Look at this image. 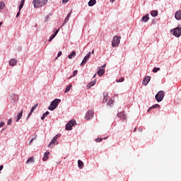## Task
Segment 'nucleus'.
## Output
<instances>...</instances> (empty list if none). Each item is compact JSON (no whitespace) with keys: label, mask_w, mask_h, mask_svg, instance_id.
I'll list each match as a JSON object with an SVG mask.
<instances>
[{"label":"nucleus","mask_w":181,"mask_h":181,"mask_svg":"<svg viewBox=\"0 0 181 181\" xmlns=\"http://www.w3.org/2000/svg\"><path fill=\"white\" fill-rule=\"evenodd\" d=\"M70 16H71V13H69L67 15L66 18L64 19V21L63 25H66V23H67V22H69V20L70 19Z\"/></svg>","instance_id":"22"},{"label":"nucleus","mask_w":181,"mask_h":181,"mask_svg":"<svg viewBox=\"0 0 181 181\" xmlns=\"http://www.w3.org/2000/svg\"><path fill=\"white\" fill-rule=\"evenodd\" d=\"M4 169V165H0V172Z\"/></svg>","instance_id":"44"},{"label":"nucleus","mask_w":181,"mask_h":181,"mask_svg":"<svg viewBox=\"0 0 181 181\" xmlns=\"http://www.w3.org/2000/svg\"><path fill=\"white\" fill-rule=\"evenodd\" d=\"M96 83H97V80L94 79L92 82L88 84L87 86L88 88H91V87H93V86H94V84H95Z\"/></svg>","instance_id":"24"},{"label":"nucleus","mask_w":181,"mask_h":181,"mask_svg":"<svg viewBox=\"0 0 181 181\" xmlns=\"http://www.w3.org/2000/svg\"><path fill=\"white\" fill-rule=\"evenodd\" d=\"M19 15H21V10H19L18 12L17 13L16 18H18Z\"/></svg>","instance_id":"42"},{"label":"nucleus","mask_w":181,"mask_h":181,"mask_svg":"<svg viewBox=\"0 0 181 181\" xmlns=\"http://www.w3.org/2000/svg\"><path fill=\"white\" fill-rule=\"evenodd\" d=\"M7 124H8V125H11V124H12V118H10V119L8 120Z\"/></svg>","instance_id":"38"},{"label":"nucleus","mask_w":181,"mask_h":181,"mask_svg":"<svg viewBox=\"0 0 181 181\" xmlns=\"http://www.w3.org/2000/svg\"><path fill=\"white\" fill-rule=\"evenodd\" d=\"M70 88H71V84L69 85V86L66 88L64 93H69V91H70Z\"/></svg>","instance_id":"31"},{"label":"nucleus","mask_w":181,"mask_h":181,"mask_svg":"<svg viewBox=\"0 0 181 181\" xmlns=\"http://www.w3.org/2000/svg\"><path fill=\"white\" fill-rule=\"evenodd\" d=\"M88 4V6H94V5H95V4H97V1L96 0H90Z\"/></svg>","instance_id":"19"},{"label":"nucleus","mask_w":181,"mask_h":181,"mask_svg":"<svg viewBox=\"0 0 181 181\" xmlns=\"http://www.w3.org/2000/svg\"><path fill=\"white\" fill-rule=\"evenodd\" d=\"M74 124H76L75 120L69 121L66 125V129L67 131H71L73 127H74Z\"/></svg>","instance_id":"7"},{"label":"nucleus","mask_w":181,"mask_h":181,"mask_svg":"<svg viewBox=\"0 0 181 181\" xmlns=\"http://www.w3.org/2000/svg\"><path fill=\"white\" fill-rule=\"evenodd\" d=\"M25 5V0H21V3L19 6V10L21 11L22 8H23V6Z\"/></svg>","instance_id":"29"},{"label":"nucleus","mask_w":181,"mask_h":181,"mask_svg":"<svg viewBox=\"0 0 181 181\" xmlns=\"http://www.w3.org/2000/svg\"><path fill=\"white\" fill-rule=\"evenodd\" d=\"M104 73H105V70H104V69L100 68L98 71V76H103V74H104Z\"/></svg>","instance_id":"25"},{"label":"nucleus","mask_w":181,"mask_h":181,"mask_svg":"<svg viewBox=\"0 0 181 181\" xmlns=\"http://www.w3.org/2000/svg\"><path fill=\"white\" fill-rule=\"evenodd\" d=\"M32 142H33V139H31V141H30V143H29V145H30V144H32Z\"/></svg>","instance_id":"45"},{"label":"nucleus","mask_w":181,"mask_h":181,"mask_svg":"<svg viewBox=\"0 0 181 181\" xmlns=\"http://www.w3.org/2000/svg\"><path fill=\"white\" fill-rule=\"evenodd\" d=\"M91 54H94V49L92 50Z\"/></svg>","instance_id":"47"},{"label":"nucleus","mask_w":181,"mask_h":181,"mask_svg":"<svg viewBox=\"0 0 181 181\" xmlns=\"http://www.w3.org/2000/svg\"><path fill=\"white\" fill-rule=\"evenodd\" d=\"M5 8V2H0V9H4Z\"/></svg>","instance_id":"32"},{"label":"nucleus","mask_w":181,"mask_h":181,"mask_svg":"<svg viewBox=\"0 0 181 181\" xmlns=\"http://www.w3.org/2000/svg\"><path fill=\"white\" fill-rule=\"evenodd\" d=\"M70 0H62V4H67Z\"/></svg>","instance_id":"41"},{"label":"nucleus","mask_w":181,"mask_h":181,"mask_svg":"<svg viewBox=\"0 0 181 181\" xmlns=\"http://www.w3.org/2000/svg\"><path fill=\"white\" fill-rule=\"evenodd\" d=\"M50 154V152L46 151L44 153V157L42 158V160L46 161L47 159H49V155Z\"/></svg>","instance_id":"15"},{"label":"nucleus","mask_w":181,"mask_h":181,"mask_svg":"<svg viewBox=\"0 0 181 181\" xmlns=\"http://www.w3.org/2000/svg\"><path fill=\"white\" fill-rule=\"evenodd\" d=\"M103 97L104 99L103 100V103H107V100H108V94L107 93H103Z\"/></svg>","instance_id":"27"},{"label":"nucleus","mask_w":181,"mask_h":181,"mask_svg":"<svg viewBox=\"0 0 181 181\" xmlns=\"http://www.w3.org/2000/svg\"><path fill=\"white\" fill-rule=\"evenodd\" d=\"M62 54H63V52H62V51H59L58 52L57 57H60V56H62ZM57 57H56L55 60H57Z\"/></svg>","instance_id":"35"},{"label":"nucleus","mask_w":181,"mask_h":181,"mask_svg":"<svg viewBox=\"0 0 181 181\" xmlns=\"http://www.w3.org/2000/svg\"><path fill=\"white\" fill-rule=\"evenodd\" d=\"M149 81H151V76H146L143 80L142 84L144 86H147Z\"/></svg>","instance_id":"12"},{"label":"nucleus","mask_w":181,"mask_h":181,"mask_svg":"<svg viewBox=\"0 0 181 181\" xmlns=\"http://www.w3.org/2000/svg\"><path fill=\"white\" fill-rule=\"evenodd\" d=\"M105 66H107V64H105L103 66H102L99 67V69H104V68L105 67Z\"/></svg>","instance_id":"43"},{"label":"nucleus","mask_w":181,"mask_h":181,"mask_svg":"<svg viewBox=\"0 0 181 181\" xmlns=\"http://www.w3.org/2000/svg\"><path fill=\"white\" fill-rule=\"evenodd\" d=\"M149 21V14H146V16H143L141 18L142 22H148Z\"/></svg>","instance_id":"16"},{"label":"nucleus","mask_w":181,"mask_h":181,"mask_svg":"<svg viewBox=\"0 0 181 181\" xmlns=\"http://www.w3.org/2000/svg\"><path fill=\"white\" fill-rule=\"evenodd\" d=\"M117 117L119 118H122V119H124L125 121V119H127V117L125 116V114L124 113V112H120L117 114Z\"/></svg>","instance_id":"13"},{"label":"nucleus","mask_w":181,"mask_h":181,"mask_svg":"<svg viewBox=\"0 0 181 181\" xmlns=\"http://www.w3.org/2000/svg\"><path fill=\"white\" fill-rule=\"evenodd\" d=\"M172 33H173L175 37H180L181 35V28L177 27L170 30Z\"/></svg>","instance_id":"5"},{"label":"nucleus","mask_w":181,"mask_h":181,"mask_svg":"<svg viewBox=\"0 0 181 181\" xmlns=\"http://www.w3.org/2000/svg\"><path fill=\"white\" fill-rule=\"evenodd\" d=\"M77 73H78V71H77V70L74 71L72 76L76 77V76L77 75Z\"/></svg>","instance_id":"36"},{"label":"nucleus","mask_w":181,"mask_h":181,"mask_svg":"<svg viewBox=\"0 0 181 181\" xmlns=\"http://www.w3.org/2000/svg\"><path fill=\"white\" fill-rule=\"evenodd\" d=\"M94 117V110H88L85 115V119L88 121V119H91Z\"/></svg>","instance_id":"8"},{"label":"nucleus","mask_w":181,"mask_h":181,"mask_svg":"<svg viewBox=\"0 0 181 181\" xmlns=\"http://www.w3.org/2000/svg\"><path fill=\"white\" fill-rule=\"evenodd\" d=\"M59 136H60V134H57L52 139V141L48 145L49 148H52V146H54V145H59V141H57V139H59Z\"/></svg>","instance_id":"6"},{"label":"nucleus","mask_w":181,"mask_h":181,"mask_svg":"<svg viewBox=\"0 0 181 181\" xmlns=\"http://www.w3.org/2000/svg\"><path fill=\"white\" fill-rule=\"evenodd\" d=\"M33 162H35V158H33V156L30 157L27 161H26V164H29V163H33Z\"/></svg>","instance_id":"20"},{"label":"nucleus","mask_w":181,"mask_h":181,"mask_svg":"<svg viewBox=\"0 0 181 181\" xmlns=\"http://www.w3.org/2000/svg\"><path fill=\"white\" fill-rule=\"evenodd\" d=\"M34 5V8H41V6H44L47 4V0H34L33 1Z\"/></svg>","instance_id":"2"},{"label":"nucleus","mask_w":181,"mask_h":181,"mask_svg":"<svg viewBox=\"0 0 181 181\" xmlns=\"http://www.w3.org/2000/svg\"><path fill=\"white\" fill-rule=\"evenodd\" d=\"M158 107H160V105H159V104H156V105L151 106V107H149V108L148 109V112H151V111H152V110H153V108H158Z\"/></svg>","instance_id":"18"},{"label":"nucleus","mask_w":181,"mask_h":181,"mask_svg":"<svg viewBox=\"0 0 181 181\" xmlns=\"http://www.w3.org/2000/svg\"><path fill=\"white\" fill-rule=\"evenodd\" d=\"M97 76V74H95L93 76V78H95V77Z\"/></svg>","instance_id":"48"},{"label":"nucleus","mask_w":181,"mask_h":181,"mask_svg":"<svg viewBox=\"0 0 181 181\" xmlns=\"http://www.w3.org/2000/svg\"><path fill=\"white\" fill-rule=\"evenodd\" d=\"M164 98L165 91L163 90L158 91V93L156 95V100L158 103H160V101H163Z\"/></svg>","instance_id":"3"},{"label":"nucleus","mask_w":181,"mask_h":181,"mask_svg":"<svg viewBox=\"0 0 181 181\" xmlns=\"http://www.w3.org/2000/svg\"><path fill=\"white\" fill-rule=\"evenodd\" d=\"M77 54L76 53L75 51H73L70 53V54L68 55V59H72L73 57H76V55Z\"/></svg>","instance_id":"23"},{"label":"nucleus","mask_w":181,"mask_h":181,"mask_svg":"<svg viewBox=\"0 0 181 181\" xmlns=\"http://www.w3.org/2000/svg\"><path fill=\"white\" fill-rule=\"evenodd\" d=\"M122 81H124V78H121L120 79L116 81L117 83H122Z\"/></svg>","instance_id":"37"},{"label":"nucleus","mask_w":181,"mask_h":181,"mask_svg":"<svg viewBox=\"0 0 181 181\" xmlns=\"http://www.w3.org/2000/svg\"><path fill=\"white\" fill-rule=\"evenodd\" d=\"M175 18L177 21L181 20V10H178L176 11V13L175 14Z\"/></svg>","instance_id":"11"},{"label":"nucleus","mask_w":181,"mask_h":181,"mask_svg":"<svg viewBox=\"0 0 181 181\" xmlns=\"http://www.w3.org/2000/svg\"><path fill=\"white\" fill-rule=\"evenodd\" d=\"M113 103H114V100L112 99H110L107 102V105H112Z\"/></svg>","instance_id":"34"},{"label":"nucleus","mask_w":181,"mask_h":181,"mask_svg":"<svg viewBox=\"0 0 181 181\" xmlns=\"http://www.w3.org/2000/svg\"><path fill=\"white\" fill-rule=\"evenodd\" d=\"M160 70V68L156 67L153 69V73H158Z\"/></svg>","instance_id":"33"},{"label":"nucleus","mask_w":181,"mask_h":181,"mask_svg":"<svg viewBox=\"0 0 181 181\" xmlns=\"http://www.w3.org/2000/svg\"><path fill=\"white\" fill-rule=\"evenodd\" d=\"M60 103H62V100L60 99H55L54 100L50 105L48 107V110H49L50 111H54V110H56V108H57V105H59V104H60Z\"/></svg>","instance_id":"1"},{"label":"nucleus","mask_w":181,"mask_h":181,"mask_svg":"<svg viewBox=\"0 0 181 181\" xmlns=\"http://www.w3.org/2000/svg\"><path fill=\"white\" fill-rule=\"evenodd\" d=\"M60 30V28H59L58 30H57L54 34L52 35H51L48 40V42H52L53 40V39H54V37H56V36L57 35V33H59V31Z\"/></svg>","instance_id":"10"},{"label":"nucleus","mask_w":181,"mask_h":181,"mask_svg":"<svg viewBox=\"0 0 181 181\" xmlns=\"http://www.w3.org/2000/svg\"><path fill=\"white\" fill-rule=\"evenodd\" d=\"M91 56V52H88L86 56L83 58L81 66H84V64L87 62V60H88V59H90V57Z\"/></svg>","instance_id":"9"},{"label":"nucleus","mask_w":181,"mask_h":181,"mask_svg":"<svg viewBox=\"0 0 181 181\" xmlns=\"http://www.w3.org/2000/svg\"><path fill=\"white\" fill-rule=\"evenodd\" d=\"M18 63V61L16 59H11L9 61V64L10 66H15Z\"/></svg>","instance_id":"17"},{"label":"nucleus","mask_w":181,"mask_h":181,"mask_svg":"<svg viewBox=\"0 0 181 181\" xmlns=\"http://www.w3.org/2000/svg\"><path fill=\"white\" fill-rule=\"evenodd\" d=\"M4 126H5V122H0V128H2V127H4Z\"/></svg>","instance_id":"40"},{"label":"nucleus","mask_w":181,"mask_h":181,"mask_svg":"<svg viewBox=\"0 0 181 181\" xmlns=\"http://www.w3.org/2000/svg\"><path fill=\"white\" fill-rule=\"evenodd\" d=\"M23 114V110H22L17 116V119H16V122H19V119H21L22 118V115Z\"/></svg>","instance_id":"26"},{"label":"nucleus","mask_w":181,"mask_h":181,"mask_svg":"<svg viewBox=\"0 0 181 181\" xmlns=\"http://www.w3.org/2000/svg\"><path fill=\"white\" fill-rule=\"evenodd\" d=\"M78 166L79 168V169H83V168H84V163H83V161H81V160H78Z\"/></svg>","instance_id":"21"},{"label":"nucleus","mask_w":181,"mask_h":181,"mask_svg":"<svg viewBox=\"0 0 181 181\" xmlns=\"http://www.w3.org/2000/svg\"><path fill=\"white\" fill-rule=\"evenodd\" d=\"M120 42H121V37H118L117 35L114 36L112 41V47H117V46H119Z\"/></svg>","instance_id":"4"},{"label":"nucleus","mask_w":181,"mask_h":181,"mask_svg":"<svg viewBox=\"0 0 181 181\" xmlns=\"http://www.w3.org/2000/svg\"><path fill=\"white\" fill-rule=\"evenodd\" d=\"M103 141V139L101 138H98L95 139V142H101Z\"/></svg>","instance_id":"39"},{"label":"nucleus","mask_w":181,"mask_h":181,"mask_svg":"<svg viewBox=\"0 0 181 181\" xmlns=\"http://www.w3.org/2000/svg\"><path fill=\"white\" fill-rule=\"evenodd\" d=\"M1 26H2V23L1 22L0 23V28H1Z\"/></svg>","instance_id":"49"},{"label":"nucleus","mask_w":181,"mask_h":181,"mask_svg":"<svg viewBox=\"0 0 181 181\" xmlns=\"http://www.w3.org/2000/svg\"><path fill=\"white\" fill-rule=\"evenodd\" d=\"M49 112L48 111L46 112L45 113H44V114L42 115V117H41V119H45V118L46 117H47V116L49 115Z\"/></svg>","instance_id":"30"},{"label":"nucleus","mask_w":181,"mask_h":181,"mask_svg":"<svg viewBox=\"0 0 181 181\" xmlns=\"http://www.w3.org/2000/svg\"><path fill=\"white\" fill-rule=\"evenodd\" d=\"M38 104L37 103L36 105H35L30 110V113L28 115L27 118H29L30 117V115H32V113L33 112V111L35 110V109L37 108Z\"/></svg>","instance_id":"14"},{"label":"nucleus","mask_w":181,"mask_h":181,"mask_svg":"<svg viewBox=\"0 0 181 181\" xmlns=\"http://www.w3.org/2000/svg\"><path fill=\"white\" fill-rule=\"evenodd\" d=\"M110 2H115V0H110Z\"/></svg>","instance_id":"46"},{"label":"nucleus","mask_w":181,"mask_h":181,"mask_svg":"<svg viewBox=\"0 0 181 181\" xmlns=\"http://www.w3.org/2000/svg\"><path fill=\"white\" fill-rule=\"evenodd\" d=\"M135 131H136V128H134V132H135Z\"/></svg>","instance_id":"50"},{"label":"nucleus","mask_w":181,"mask_h":181,"mask_svg":"<svg viewBox=\"0 0 181 181\" xmlns=\"http://www.w3.org/2000/svg\"><path fill=\"white\" fill-rule=\"evenodd\" d=\"M151 16H153L154 18L156 16H158V11H152L151 13Z\"/></svg>","instance_id":"28"}]
</instances>
